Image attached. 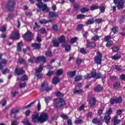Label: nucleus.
<instances>
[{"mask_svg":"<svg viewBox=\"0 0 125 125\" xmlns=\"http://www.w3.org/2000/svg\"><path fill=\"white\" fill-rule=\"evenodd\" d=\"M65 105V101L62 99H56L54 101V106L56 108H60Z\"/></svg>","mask_w":125,"mask_h":125,"instance_id":"1","label":"nucleus"},{"mask_svg":"<svg viewBox=\"0 0 125 125\" xmlns=\"http://www.w3.org/2000/svg\"><path fill=\"white\" fill-rule=\"evenodd\" d=\"M49 116L48 115V114L45 113V112H42L40 114V123H41V124H42L43 123H45V122H46L48 120Z\"/></svg>","mask_w":125,"mask_h":125,"instance_id":"2","label":"nucleus"},{"mask_svg":"<svg viewBox=\"0 0 125 125\" xmlns=\"http://www.w3.org/2000/svg\"><path fill=\"white\" fill-rule=\"evenodd\" d=\"M7 8L9 10V11H12L15 6V0H9L7 4Z\"/></svg>","mask_w":125,"mask_h":125,"instance_id":"3","label":"nucleus"},{"mask_svg":"<svg viewBox=\"0 0 125 125\" xmlns=\"http://www.w3.org/2000/svg\"><path fill=\"white\" fill-rule=\"evenodd\" d=\"M23 39L26 42H31L33 40V34L30 31H27L24 35Z\"/></svg>","mask_w":125,"mask_h":125,"instance_id":"4","label":"nucleus"},{"mask_svg":"<svg viewBox=\"0 0 125 125\" xmlns=\"http://www.w3.org/2000/svg\"><path fill=\"white\" fill-rule=\"evenodd\" d=\"M97 56L95 57L94 61L98 65L101 64V61H102V54L100 52H97Z\"/></svg>","mask_w":125,"mask_h":125,"instance_id":"5","label":"nucleus"},{"mask_svg":"<svg viewBox=\"0 0 125 125\" xmlns=\"http://www.w3.org/2000/svg\"><path fill=\"white\" fill-rule=\"evenodd\" d=\"M38 8H41L42 11H46V12H48V9H47V5L46 4H43L42 2H39L36 4Z\"/></svg>","mask_w":125,"mask_h":125,"instance_id":"6","label":"nucleus"},{"mask_svg":"<svg viewBox=\"0 0 125 125\" xmlns=\"http://www.w3.org/2000/svg\"><path fill=\"white\" fill-rule=\"evenodd\" d=\"M10 38L11 40H13V41H16L17 40H19V32L16 30H14L12 33V35H11Z\"/></svg>","mask_w":125,"mask_h":125,"instance_id":"7","label":"nucleus"},{"mask_svg":"<svg viewBox=\"0 0 125 125\" xmlns=\"http://www.w3.org/2000/svg\"><path fill=\"white\" fill-rule=\"evenodd\" d=\"M122 98L120 97L116 99L113 98L110 99V103L113 105V104L122 103Z\"/></svg>","mask_w":125,"mask_h":125,"instance_id":"8","label":"nucleus"},{"mask_svg":"<svg viewBox=\"0 0 125 125\" xmlns=\"http://www.w3.org/2000/svg\"><path fill=\"white\" fill-rule=\"evenodd\" d=\"M116 7L118 9H122L125 7V0H120L118 1Z\"/></svg>","mask_w":125,"mask_h":125,"instance_id":"9","label":"nucleus"},{"mask_svg":"<svg viewBox=\"0 0 125 125\" xmlns=\"http://www.w3.org/2000/svg\"><path fill=\"white\" fill-rule=\"evenodd\" d=\"M47 83L44 82L42 84V87L41 89V91H44V90H45L46 91H49V90H51V88H47Z\"/></svg>","mask_w":125,"mask_h":125,"instance_id":"10","label":"nucleus"},{"mask_svg":"<svg viewBox=\"0 0 125 125\" xmlns=\"http://www.w3.org/2000/svg\"><path fill=\"white\" fill-rule=\"evenodd\" d=\"M86 42L87 48H94V47H95V43L94 42H90L89 41L87 40Z\"/></svg>","mask_w":125,"mask_h":125,"instance_id":"11","label":"nucleus"},{"mask_svg":"<svg viewBox=\"0 0 125 125\" xmlns=\"http://www.w3.org/2000/svg\"><path fill=\"white\" fill-rule=\"evenodd\" d=\"M32 122L34 123H40V117L38 114H35L32 116Z\"/></svg>","mask_w":125,"mask_h":125,"instance_id":"12","label":"nucleus"},{"mask_svg":"<svg viewBox=\"0 0 125 125\" xmlns=\"http://www.w3.org/2000/svg\"><path fill=\"white\" fill-rule=\"evenodd\" d=\"M40 61H42V62H43V63H44L46 61V59L45 58V57L43 56H42V57H39L35 60L36 63H39Z\"/></svg>","mask_w":125,"mask_h":125,"instance_id":"13","label":"nucleus"},{"mask_svg":"<svg viewBox=\"0 0 125 125\" xmlns=\"http://www.w3.org/2000/svg\"><path fill=\"white\" fill-rule=\"evenodd\" d=\"M118 119H119V116L118 115L114 117L113 122L114 125H119L121 123V120Z\"/></svg>","mask_w":125,"mask_h":125,"instance_id":"14","label":"nucleus"},{"mask_svg":"<svg viewBox=\"0 0 125 125\" xmlns=\"http://www.w3.org/2000/svg\"><path fill=\"white\" fill-rule=\"evenodd\" d=\"M93 78L94 79H100L103 75L101 73H96L95 72H93Z\"/></svg>","mask_w":125,"mask_h":125,"instance_id":"15","label":"nucleus"},{"mask_svg":"<svg viewBox=\"0 0 125 125\" xmlns=\"http://www.w3.org/2000/svg\"><path fill=\"white\" fill-rule=\"evenodd\" d=\"M15 73V74H17L18 76H20V75H22V74H24V73H25V71L22 68L21 69H18V68H16Z\"/></svg>","mask_w":125,"mask_h":125,"instance_id":"16","label":"nucleus"},{"mask_svg":"<svg viewBox=\"0 0 125 125\" xmlns=\"http://www.w3.org/2000/svg\"><path fill=\"white\" fill-rule=\"evenodd\" d=\"M96 103V101L95 99H94V98H91L90 99L89 104L91 106V107H94L95 106Z\"/></svg>","mask_w":125,"mask_h":125,"instance_id":"17","label":"nucleus"},{"mask_svg":"<svg viewBox=\"0 0 125 125\" xmlns=\"http://www.w3.org/2000/svg\"><path fill=\"white\" fill-rule=\"evenodd\" d=\"M7 62V61H6V60L5 59L2 60V61L0 62V69H2V68H3V67H4L5 65H6Z\"/></svg>","mask_w":125,"mask_h":125,"instance_id":"18","label":"nucleus"},{"mask_svg":"<svg viewBox=\"0 0 125 125\" xmlns=\"http://www.w3.org/2000/svg\"><path fill=\"white\" fill-rule=\"evenodd\" d=\"M67 74L69 78H74L76 75V71H69L67 72Z\"/></svg>","mask_w":125,"mask_h":125,"instance_id":"19","label":"nucleus"},{"mask_svg":"<svg viewBox=\"0 0 125 125\" xmlns=\"http://www.w3.org/2000/svg\"><path fill=\"white\" fill-rule=\"evenodd\" d=\"M103 89V87L101 86V85H98L94 88V90L96 92H99V91H101Z\"/></svg>","mask_w":125,"mask_h":125,"instance_id":"20","label":"nucleus"},{"mask_svg":"<svg viewBox=\"0 0 125 125\" xmlns=\"http://www.w3.org/2000/svg\"><path fill=\"white\" fill-rule=\"evenodd\" d=\"M32 46L34 49H40L41 48V44L34 43L32 44Z\"/></svg>","mask_w":125,"mask_h":125,"instance_id":"21","label":"nucleus"},{"mask_svg":"<svg viewBox=\"0 0 125 125\" xmlns=\"http://www.w3.org/2000/svg\"><path fill=\"white\" fill-rule=\"evenodd\" d=\"M58 15L56 14L55 12H50L49 13V18H53L54 17H58Z\"/></svg>","mask_w":125,"mask_h":125,"instance_id":"22","label":"nucleus"},{"mask_svg":"<svg viewBox=\"0 0 125 125\" xmlns=\"http://www.w3.org/2000/svg\"><path fill=\"white\" fill-rule=\"evenodd\" d=\"M19 107H17L15 109H13L11 111V115H13L14 114H17V113H19Z\"/></svg>","mask_w":125,"mask_h":125,"instance_id":"23","label":"nucleus"},{"mask_svg":"<svg viewBox=\"0 0 125 125\" xmlns=\"http://www.w3.org/2000/svg\"><path fill=\"white\" fill-rule=\"evenodd\" d=\"M104 120L106 124H109L110 120H111V118L110 117V116L105 114Z\"/></svg>","mask_w":125,"mask_h":125,"instance_id":"24","label":"nucleus"},{"mask_svg":"<svg viewBox=\"0 0 125 125\" xmlns=\"http://www.w3.org/2000/svg\"><path fill=\"white\" fill-rule=\"evenodd\" d=\"M22 44H23V43L22 42H20L18 43V46L17 47V50L19 52H20L21 50H22V48H21V47L22 46Z\"/></svg>","mask_w":125,"mask_h":125,"instance_id":"25","label":"nucleus"},{"mask_svg":"<svg viewBox=\"0 0 125 125\" xmlns=\"http://www.w3.org/2000/svg\"><path fill=\"white\" fill-rule=\"evenodd\" d=\"M94 23V19L92 18V19H90L88 20V21L85 22L86 25H91Z\"/></svg>","mask_w":125,"mask_h":125,"instance_id":"26","label":"nucleus"},{"mask_svg":"<svg viewBox=\"0 0 125 125\" xmlns=\"http://www.w3.org/2000/svg\"><path fill=\"white\" fill-rule=\"evenodd\" d=\"M60 82V79L57 77H54L53 79L52 83L53 84H57Z\"/></svg>","mask_w":125,"mask_h":125,"instance_id":"27","label":"nucleus"},{"mask_svg":"<svg viewBox=\"0 0 125 125\" xmlns=\"http://www.w3.org/2000/svg\"><path fill=\"white\" fill-rule=\"evenodd\" d=\"M84 78L86 79H91V78H93V72L90 74H87L84 76Z\"/></svg>","mask_w":125,"mask_h":125,"instance_id":"28","label":"nucleus"},{"mask_svg":"<svg viewBox=\"0 0 125 125\" xmlns=\"http://www.w3.org/2000/svg\"><path fill=\"white\" fill-rule=\"evenodd\" d=\"M99 8V6L98 5H92L90 7V10H91V11H93V10H95V9H98Z\"/></svg>","mask_w":125,"mask_h":125,"instance_id":"29","label":"nucleus"},{"mask_svg":"<svg viewBox=\"0 0 125 125\" xmlns=\"http://www.w3.org/2000/svg\"><path fill=\"white\" fill-rule=\"evenodd\" d=\"M64 72V70L62 69H58L56 72L57 76H61Z\"/></svg>","mask_w":125,"mask_h":125,"instance_id":"30","label":"nucleus"},{"mask_svg":"<svg viewBox=\"0 0 125 125\" xmlns=\"http://www.w3.org/2000/svg\"><path fill=\"white\" fill-rule=\"evenodd\" d=\"M43 70V67L42 65H40L39 68H37L35 69L36 73H41V72Z\"/></svg>","mask_w":125,"mask_h":125,"instance_id":"31","label":"nucleus"},{"mask_svg":"<svg viewBox=\"0 0 125 125\" xmlns=\"http://www.w3.org/2000/svg\"><path fill=\"white\" fill-rule=\"evenodd\" d=\"M52 42L54 44V46H55V47H58V46H59V41H57V40H53Z\"/></svg>","mask_w":125,"mask_h":125,"instance_id":"32","label":"nucleus"},{"mask_svg":"<svg viewBox=\"0 0 125 125\" xmlns=\"http://www.w3.org/2000/svg\"><path fill=\"white\" fill-rule=\"evenodd\" d=\"M92 123H93V124H95L96 125H97V124H98V125H102V123L100 122L99 120H97V118H94V119H93Z\"/></svg>","mask_w":125,"mask_h":125,"instance_id":"33","label":"nucleus"},{"mask_svg":"<svg viewBox=\"0 0 125 125\" xmlns=\"http://www.w3.org/2000/svg\"><path fill=\"white\" fill-rule=\"evenodd\" d=\"M65 40H66V39L65 38V37L62 35L59 38L58 41L59 42H61V43L64 42H65Z\"/></svg>","mask_w":125,"mask_h":125,"instance_id":"34","label":"nucleus"},{"mask_svg":"<svg viewBox=\"0 0 125 125\" xmlns=\"http://www.w3.org/2000/svg\"><path fill=\"white\" fill-rule=\"evenodd\" d=\"M99 39H100V36H99L98 35H95L94 37L91 38L92 41H94V42H96V41H98V40H99Z\"/></svg>","mask_w":125,"mask_h":125,"instance_id":"35","label":"nucleus"},{"mask_svg":"<svg viewBox=\"0 0 125 125\" xmlns=\"http://www.w3.org/2000/svg\"><path fill=\"white\" fill-rule=\"evenodd\" d=\"M74 80L75 82H80V81L83 80V77L82 76H77L75 77Z\"/></svg>","mask_w":125,"mask_h":125,"instance_id":"36","label":"nucleus"},{"mask_svg":"<svg viewBox=\"0 0 125 125\" xmlns=\"http://www.w3.org/2000/svg\"><path fill=\"white\" fill-rule=\"evenodd\" d=\"M111 58L113 60H119L121 58V56L118 55V54H115L114 56H112Z\"/></svg>","mask_w":125,"mask_h":125,"instance_id":"37","label":"nucleus"},{"mask_svg":"<svg viewBox=\"0 0 125 125\" xmlns=\"http://www.w3.org/2000/svg\"><path fill=\"white\" fill-rule=\"evenodd\" d=\"M64 47L65 51H70V50H71V46H70V45L65 44Z\"/></svg>","mask_w":125,"mask_h":125,"instance_id":"38","label":"nucleus"},{"mask_svg":"<svg viewBox=\"0 0 125 125\" xmlns=\"http://www.w3.org/2000/svg\"><path fill=\"white\" fill-rule=\"evenodd\" d=\"M121 86V83L120 82H116V83H114L113 87L114 88H119Z\"/></svg>","mask_w":125,"mask_h":125,"instance_id":"39","label":"nucleus"},{"mask_svg":"<svg viewBox=\"0 0 125 125\" xmlns=\"http://www.w3.org/2000/svg\"><path fill=\"white\" fill-rule=\"evenodd\" d=\"M83 91L82 89H80L79 90H77L76 89H74V93H77L78 94H80V93H83Z\"/></svg>","mask_w":125,"mask_h":125,"instance_id":"40","label":"nucleus"},{"mask_svg":"<svg viewBox=\"0 0 125 125\" xmlns=\"http://www.w3.org/2000/svg\"><path fill=\"white\" fill-rule=\"evenodd\" d=\"M112 45H113V41H109L106 43V47H110V46H112Z\"/></svg>","mask_w":125,"mask_h":125,"instance_id":"41","label":"nucleus"},{"mask_svg":"<svg viewBox=\"0 0 125 125\" xmlns=\"http://www.w3.org/2000/svg\"><path fill=\"white\" fill-rule=\"evenodd\" d=\"M36 102V101H33L32 102H31V103H30L28 105L23 107V109H27V108H30V107H31V106L34 104H35V103Z\"/></svg>","mask_w":125,"mask_h":125,"instance_id":"42","label":"nucleus"},{"mask_svg":"<svg viewBox=\"0 0 125 125\" xmlns=\"http://www.w3.org/2000/svg\"><path fill=\"white\" fill-rule=\"evenodd\" d=\"M113 67L114 69H116L118 71H122V66L115 65Z\"/></svg>","mask_w":125,"mask_h":125,"instance_id":"43","label":"nucleus"},{"mask_svg":"<svg viewBox=\"0 0 125 125\" xmlns=\"http://www.w3.org/2000/svg\"><path fill=\"white\" fill-rule=\"evenodd\" d=\"M84 17H86V16H85L84 15L80 14L77 16V19H83L84 18Z\"/></svg>","mask_w":125,"mask_h":125,"instance_id":"44","label":"nucleus"},{"mask_svg":"<svg viewBox=\"0 0 125 125\" xmlns=\"http://www.w3.org/2000/svg\"><path fill=\"white\" fill-rule=\"evenodd\" d=\"M22 123L24 124V125H31V123H30L28 119L24 120L23 121H22Z\"/></svg>","mask_w":125,"mask_h":125,"instance_id":"45","label":"nucleus"},{"mask_svg":"<svg viewBox=\"0 0 125 125\" xmlns=\"http://www.w3.org/2000/svg\"><path fill=\"white\" fill-rule=\"evenodd\" d=\"M112 114V108H110L108 109V111L106 112L105 114L107 116H110Z\"/></svg>","mask_w":125,"mask_h":125,"instance_id":"46","label":"nucleus"},{"mask_svg":"<svg viewBox=\"0 0 125 125\" xmlns=\"http://www.w3.org/2000/svg\"><path fill=\"white\" fill-rule=\"evenodd\" d=\"M113 52H118L119 51V46H114L112 48Z\"/></svg>","mask_w":125,"mask_h":125,"instance_id":"47","label":"nucleus"},{"mask_svg":"<svg viewBox=\"0 0 125 125\" xmlns=\"http://www.w3.org/2000/svg\"><path fill=\"white\" fill-rule=\"evenodd\" d=\"M56 96H57V97H62L63 96H64V94L60 93V92H57L56 93Z\"/></svg>","mask_w":125,"mask_h":125,"instance_id":"48","label":"nucleus"},{"mask_svg":"<svg viewBox=\"0 0 125 125\" xmlns=\"http://www.w3.org/2000/svg\"><path fill=\"white\" fill-rule=\"evenodd\" d=\"M77 41H78V38H77V37L73 38L71 39V40L70 41V42H71V43H74L76 42H77Z\"/></svg>","mask_w":125,"mask_h":125,"instance_id":"49","label":"nucleus"},{"mask_svg":"<svg viewBox=\"0 0 125 125\" xmlns=\"http://www.w3.org/2000/svg\"><path fill=\"white\" fill-rule=\"evenodd\" d=\"M81 12H87V11H89V9L88 8H83L81 10Z\"/></svg>","mask_w":125,"mask_h":125,"instance_id":"50","label":"nucleus"},{"mask_svg":"<svg viewBox=\"0 0 125 125\" xmlns=\"http://www.w3.org/2000/svg\"><path fill=\"white\" fill-rule=\"evenodd\" d=\"M40 22L41 24H47V23H48V21H47L46 20L43 19V20H41L40 21Z\"/></svg>","mask_w":125,"mask_h":125,"instance_id":"51","label":"nucleus"},{"mask_svg":"<svg viewBox=\"0 0 125 125\" xmlns=\"http://www.w3.org/2000/svg\"><path fill=\"white\" fill-rule=\"evenodd\" d=\"M21 81H28V76L24 75L21 78Z\"/></svg>","mask_w":125,"mask_h":125,"instance_id":"52","label":"nucleus"},{"mask_svg":"<svg viewBox=\"0 0 125 125\" xmlns=\"http://www.w3.org/2000/svg\"><path fill=\"white\" fill-rule=\"evenodd\" d=\"M99 8L101 13H104V12H105V7H104V6L99 7Z\"/></svg>","mask_w":125,"mask_h":125,"instance_id":"53","label":"nucleus"},{"mask_svg":"<svg viewBox=\"0 0 125 125\" xmlns=\"http://www.w3.org/2000/svg\"><path fill=\"white\" fill-rule=\"evenodd\" d=\"M50 100H51V97H47L45 98V102H46V103H48Z\"/></svg>","mask_w":125,"mask_h":125,"instance_id":"54","label":"nucleus"},{"mask_svg":"<svg viewBox=\"0 0 125 125\" xmlns=\"http://www.w3.org/2000/svg\"><path fill=\"white\" fill-rule=\"evenodd\" d=\"M26 86V83H20L19 84V87L20 88H24Z\"/></svg>","mask_w":125,"mask_h":125,"instance_id":"55","label":"nucleus"},{"mask_svg":"<svg viewBox=\"0 0 125 125\" xmlns=\"http://www.w3.org/2000/svg\"><path fill=\"white\" fill-rule=\"evenodd\" d=\"M7 73H9V69L6 68L4 70L2 71V73L3 75H5V74H7Z\"/></svg>","mask_w":125,"mask_h":125,"instance_id":"56","label":"nucleus"},{"mask_svg":"<svg viewBox=\"0 0 125 125\" xmlns=\"http://www.w3.org/2000/svg\"><path fill=\"white\" fill-rule=\"evenodd\" d=\"M45 55L46 56H52V53L50 51H47L45 52Z\"/></svg>","mask_w":125,"mask_h":125,"instance_id":"57","label":"nucleus"},{"mask_svg":"<svg viewBox=\"0 0 125 125\" xmlns=\"http://www.w3.org/2000/svg\"><path fill=\"white\" fill-rule=\"evenodd\" d=\"M83 122V120L82 119H80V120H75L74 123L75 124H76V125H79L81 123H82V122Z\"/></svg>","mask_w":125,"mask_h":125,"instance_id":"58","label":"nucleus"},{"mask_svg":"<svg viewBox=\"0 0 125 125\" xmlns=\"http://www.w3.org/2000/svg\"><path fill=\"white\" fill-rule=\"evenodd\" d=\"M83 24H78L77 25V30H78V31H79V30H81V29H82V28H83Z\"/></svg>","mask_w":125,"mask_h":125,"instance_id":"59","label":"nucleus"},{"mask_svg":"<svg viewBox=\"0 0 125 125\" xmlns=\"http://www.w3.org/2000/svg\"><path fill=\"white\" fill-rule=\"evenodd\" d=\"M0 31H1V32H5V31H6V26H5V25L3 26L0 29Z\"/></svg>","mask_w":125,"mask_h":125,"instance_id":"60","label":"nucleus"},{"mask_svg":"<svg viewBox=\"0 0 125 125\" xmlns=\"http://www.w3.org/2000/svg\"><path fill=\"white\" fill-rule=\"evenodd\" d=\"M41 103H40V102H38V104H37V110L38 111H41Z\"/></svg>","mask_w":125,"mask_h":125,"instance_id":"61","label":"nucleus"},{"mask_svg":"<svg viewBox=\"0 0 125 125\" xmlns=\"http://www.w3.org/2000/svg\"><path fill=\"white\" fill-rule=\"evenodd\" d=\"M95 22H96V23H98V24H99L101 23V22H102V20L101 19H97L95 20Z\"/></svg>","mask_w":125,"mask_h":125,"instance_id":"62","label":"nucleus"},{"mask_svg":"<svg viewBox=\"0 0 125 125\" xmlns=\"http://www.w3.org/2000/svg\"><path fill=\"white\" fill-rule=\"evenodd\" d=\"M34 60H35V57H31V58H30L28 60V62H30V63H33Z\"/></svg>","mask_w":125,"mask_h":125,"instance_id":"63","label":"nucleus"},{"mask_svg":"<svg viewBox=\"0 0 125 125\" xmlns=\"http://www.w3.org/2000/svg\"><path fill=\"white\" fill-rule=\"evenodd\" d=\"M61 118H62V119H63L64 120H67L68 116L65 114H62L61 115Z\"/></svg>","mask_w":125,"mask_h":125,"instance_id":"64","label":"nucleus"}]
</instances>
